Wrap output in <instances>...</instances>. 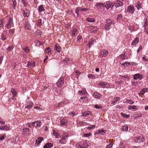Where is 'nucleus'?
<instances>
[{
  "label": "nucleus",
  "instance_id": "2f4dec72",
  "mask_svg": "<svg viewBox=\"0 0 148 148\" xmlns=\"http://www.w3.org/2000/svg\"><path fill=\"white\" fill-rule=\"evenodd\" d=\"M64 104V102H61L55 105V107L60 108V107H62Z\"/></svg>",
  "mask_w": 148,
  "mask_h": 148
},
{
  "label": "nucleus",
  "instance_id": "6ab92c4d",
  "mask_svg": "<svg viewBox=\"0 0 148 148\" xmlns=\"http://www.w3.org/2000/svg\"><path fill=\"white\" fill-rule=\"evenodd\" d=\"M106 132V131L105 130H98L95 132V135L99 134H101L102 135H103L104 133H105Z\"/></svg>",
  "mask_w": 148,
  "mask_h": 148
},
{
  "label": "nucleus",
  "instance_id": "20e7f679",
  "mask_svg": "<svg viewBox=\"0 0 148 148\" xmlns=\"http://www.w3.org/2000/svg\"><path fill=\"white\" fill-rule=\"evenodd\" d=\"M114 5V3L113 2L108 1L106 2L105 7L108 10L109 8H112Z\"/></svg>",
  "mask_w": 148,
  "mask_h": 148
},
{
  "label": "nucleus",
  "instance_id": "393cba45",
  "mask_svg": "<svg viewBox=\"0 0 148 148\" xmlns=\"http://www.w3.org/2000/svg\"><path fill=\"white\" fill-rule=\"evenodd\" d=\"M53 145V144L51 143H48L44 146L43 148H51Z\"/></svg>",
  "mask_w": 148,
  "mask_h": 148
},
{
  "label": "nucleus",
  "instance_id": "7ed1b4c3",
  "mask_svg": "<svg viewBox=\"0 0 148 148\" xmlns=\"http://www.w3.org/2000/svg\"><path fill=\"white\" fill-rule=\"evenodd\" d=\"M134 141L136 143H140L143 142L144 140V136H141L135 137L134 138Z\"/></svg>",
  "mask_w": 148,
  "mask_h": 148
},
{
  "label": "nucleus",
  "instance_id": "49530a36",
  "mask_svg": "<svg viewBox=\"0 0 148 148\" xmlns=\"http://www.w3.org/2000/svg\"><path fill=\"white\" fill-rule=\"evenodd\" d=\"M88 77L92 79H94L95 78V76L94 74H89L88 75Z\"/></svg>",
  "mask_w": 148,
  "mask_h": 148
},
{
  "label": "nucleus",
  "instance_id": "ddd939ff",
  "mask_svg": "<svg viewBox=\"0 0 148 148\" xmlns=\"http://www.w3.org/2000/svg\"><path fill=\"white\" fill-rule=\"evenodd\" d=\"M33 105V103L32 101H28L25 105V108H27L28 109H30L32 108Z\"/></svg>",
  "mask_w": 148,
  "mask_h": 148
},
{
  "label": "nucleus",
  "instance_id": "473e14b6",
  "mask_svg": "<svg viewBox=\"0 0 148 148\" xmlns=\"http://www.w3.org/2000/svg\"><path fill=\"white\" fill-rule=\"evenodd\" d=\"M11 92L12 93V95L14 97H15L17 94V92L15 89L12 88L11 89Z\"/></svg>",
  "mask_w": 148,
  "mask_h": 148
},
{
  "label": "nucleus",
  "instance_id": "f3484780",
  "mask_svg": "<svg viewBox=\"0 0 148 148\" xmlns=\"http://www.w3.org/2000/svg\"><path fill=\"white\" fill-rule=\"evenodd\" d=\"M93 96L96 98L99 99L101 97L102 95L100 93L95 92L93 93Z\"/></svg>",
  "mask_w": 148,
  "mask_h": 148
},
{
  "label": "nucleus",
  "instance_id": "c03bdc74",
  "mask_svg": "<svg viewBox=\"0 0 148 148\" xmlns=\"http://www.w3.org/2000/svg\"><path fill=\"white\" fill-rule=\"evenodd\" d=\"M36 46H39L40 45H41L43 44V43L42 42H40L38 40H37L36 41Z\"/></svg>",
  "mask_w": 148,
  "mask_h": 148
},
{
  "label": "nucleus",
  "instance_id": "de8ad7c7",
  "mask_svg": "<svg viewBox=\"0 0 148 148\" xmlns=\"http://www.w3.org/2000/svg\"><path fill=\"white\" fill-rule=\"evenodd\" d=\"M108 83L106 82H100L99 83V85L101 86H103L104 85H107Z\"/></svg>",
  "mask_w": 148,
  "mask_h": 148
},
{
  "label": "nucleus",
  "instance_id": "37998d69",
  "mask_svg": "<svg viewBox=\"0 0 148 148\" xmlns=\"http://www.w3.org/2000/svg\"><path fill=\"white\" fill-rule=\"evenodd\" d=\"M91 113V112L90 111L84 112L83 113L82 116H87L89 115Z\"/></svg>",
  "mask_w": 148,
  "mask_h": 148
},
{
  "label": "nucleus",
  "instance_id": "e433bc0d",
  "mask_svg": "<svg viewBox=\"0 0 148 148\" xmlns=\"http://www.w3.org/2000/svg\"><path fill=\"white\" fill-rule=\"evenodd\" d=\"M22 13L24 17H28L29 16V14L27 12H26L24 10H23Z\"/></svg>",
  "mask_w": 148,
  "mask_h": 148
},
{
  "label": "nucleus",
  "instance_id": "5fc2aeb1",
  "mask_svg": "<svg viewBox=\"0 0 148 148\" xmlns=\"http://www.w3.org/2000/svg\"><path fill=\"white\" fill-rule=\"evenodd\" d=\"M122 129L123 131H127L128 129V127L127 126H123V127Z\"/></svg>",
  "mask_w": 148,
  "mask_h": 148
},
{
  "label": "nucleus",
  "instance_id": "dca6fc26",
  "mask_svg": "<svg viewBox=\"0 0 148 148\" xmlns=\"http://www.w3.org/2000/svg\"><path fill=\"white\" fill-rule=\"evenodd\" d=\"M96 42L95 40L93 38H91L88 41V43L87 44L89 48L90 47V46L93 45V44Z\"/></svg>",
  "mask_w": 148,
  "mask_h": 148
},
{
  "label": "nucleus",
  "instance_id": "bb28decb",
  "mask_svg": "<svg viewBox=\"0 0 148 148\" xmlns=\"http://www.w3.org/2000/svg\"><path fill=\"white\" fill-rule=\"evenodd\" d=\"M148 92V88H145L142 89L139 92L140 95L144 94L145 92Z\"/></svg>",
  "mask_w": 148,
  "mask_h": 148
},
{
  "label": "nucleus",
  "instance_id": "9d476101",
  "mask_svg": "<svg viewBox=\"0 0 148 148\" xmlns=\"http://www.w3.org/2000/svg\"><path fill=\"white\" fill-rule=\"evenodd\" d=\"M134 11V7L133 6L130 5L127 7V11L129 12L132 14Z\"/></svg>",
  "mask_w": 148,
  "mask_h": 148
},
{
  "label": "nucleus",
  "instance_id": "2eb2a0df",
  "mask_svg": "<svg viewBox=\"0 0 148 148\" xmlns=\"http://www.w3.org/2000/svg\"><path fill=\"white\" fill-rule=\"evenodd\" d=\"M114 5L117 8L122 6L123 5V3L121 1H117L114 3Z\"/></svg>",
  "mask_w": 148,
  "mask_h": 148
},
{
  "label": "nucleus",
  "instance_id": "052dcab7",
  "mask_svg": "<svg viewBox=\"0 0 148 148\" xmlns=\"http://www.w3.org/2000/svg\"><path fill=\"white\" fill-rule=\"evenodd\" d=\"M23 49L24 50L25 52L26 53H28L29 51V48L27 47H25Z\"/></svg>",
  "mask_w": 148,
  "mask_h": 148
},
{
  "label": "nucleus",
  "instance_id": "3c124183",
  "mask_svg": "<svg viewBox=\"0 0 148 148\" xmlns=\"http://www.w3.org/2000/svg\"><path fill=\"white\" fill-rule=\"evenodd\" d=\"M128 29L129 30L131 31H133L134 29V26L133 25H131L129 26L128 27Z\"/></svg>",
  "mask_w": 148,
  "mask_h": 148
},
{
  "label": "nucleus",
  "instance_id": "c756f323",
  "mask_svg": "<svg viewBox=\"0 0 148 148\" xmlns=\"http://www.w3.org/2000/svg\"><path fill=\"white\" fill-rule=\"evenodd\" d=\"M51 50L49 47H48L45 49V52L49 55H51Z\"/></svg>",
  "mask_w": 148,
  "mask_h": 148
},
{
  "label": "nucleus",
  "instance_id": "c85d7f7f",
  "mask_svg": "<svg viewBox=\"0 0 148 148\" xmlns=\"http://www.w3.org/2000/svg\"><path fill=\"white\" fill-rule=\"evenodd\" d=\"M142 3L139 2H138L135 4V7L137 8L138 10H139L141 8Z\"/></svg>",
  "mask_w": 148,
  "mask_h": 148
},
{
  "label": "nucleus",
  "instance_id": "423d86ee",
  "mask_svg": "<svg viewBox=\"0 0 148 148\" xmlns=\"http://www.w3.org/2000/svg\"><path fill=\"white\" fill-rule=\"evenodd\" d=\"M7 31L4 30L1 36V39L3 41L6 40L7 39Z\"/></svg>",
  "mask_w": 148,
  "mask_h": 148
},
{
  "label": "nucleus",
  "instance_id": "39448f33",
  "mask_svg": "<svg viewBox=\"0 0 148 148\" xmlns=\"http://www.w3.org/2000/svg\"><path fill=\"white\" fill-rule=\"evenodd\" d=\"M67 137V134L66 133H64L62 135V138L59 140V143L62 144H65L66 141V138Z\"/></svg>",
  "mask_w": 148,
  "mask_h": 148
},
{
  "label": "nucleus",
  "instance_id": "680f3d73",
  "mask_svg": "<svg viewBox=\"0 0 148 148\" xmlns=\"http://www.w3.org/2000/svg\"><path fill=\"white\" fill-rule=\"evenodd\" d=\"M92 126L91 127H87V129H88L89 130H90L92 128L94 129L95 127H96L95 125H91Z\"/></svg>",
  "mask_w": 148,
  "mask_h": 148
},
{
  "label": "nucleus",
  "instance_id": "338daca9",
  "mask_svg": "<svg viewBox=\"0 0 148 148\" xmlns=\"http://www.w3.org/2000/svg\"><path fill=\"white\" fill-rule=\"evenodd\" d=\"M34 108L35 109L39 110H42V109L40 108V107L38 106H35L34 107Z\"/></svg>",
  "mask_w": 148,
  "mask_h": 148
},
{
  "label": "nucleus",
  "instance_id": "774afa93",
  "mask_svg": "<svg viewBox=\"0 0 148 148\" xmlns=\"http://www.w3.org/2000/svg\"><path fill=\"white\" fill-rule=\"evenodd\" d=\"M119 56L120 58H122L123 59H125V55L124 54L122 55H120Z\"/></svg>",
  "mask_w": 148,
  "mask_h": 148
},
{
  "label": "nucleus",
  "instance_id": "9b49d317",
  "mask_svg": "<svg viewBox=\"0 0 148 148\" xmlns=\"http://www.w3.org/2000/svg\"><path fill=\"white\" fill-rule=\"evenodd\" d=\"M41 122L39 121H37L36 122H33L32 123V125L34 127H40L41 125Z\"/></svg>",
  "mask_w": 148,
  "mask_h": 148
},
{
  "label": "nucleus",
  "instance_id": "09e8293b",
  "mask_svg": "<svg viewBox=\"0 0 148 148\" xmlns=\"http://www.w3.org/2000/svg\"><path fill=\"white\" fill-rule=\"evenodd\" d=\"M26 0H21V2L23 5L25 7L27 5V3L26 2Z\"/></svg>",
  "mask_w": 148,
  "mask_h": 148
},
{
  "label": "nucleus",
  "instance_id": "603ef678",
  "mask_svg": "<svg viewBox=\"0 0 148 148\" xmlns=\"http://www.w3.org/2000/svg\"><path fill=\"white\" fill-rule=\"evenodd\" d=\"M14 29H11L9 30V32L10 34L11 35H13L14 34Z\"/></svg>",
  "mask_w": 148,
  "mask_h": 148
},
{
  "label": "nucleus",
  "instance_id": "b1692460",
  "mask_svg": "<svg viewBox=\"0 0 148 148\" xmlns=\"http://www.w3.org/2000/svg\"><path fill=\"white\" fill-rule=\"evenodd\" d=\"M88 100V98L86 97H82L79 99V101L83 103L84 102L87 101Z\"/></svg>",
  "mask_w": 148,
  "mask_h": 148
},
{
  "label": "nucleus",
  "instance_id": "a18cd8bd",
  "mask_svg": "<svg viewBox=\"0 0 148 148\" xmlns=\"http://www.w3.org/2000/svg\"><path fill=\"white\" fill-rule=\"evenodd\" d=\"M13 3V7L14 9L15 8V7L17 5V3L15 0H12Z\"/></svg>",
  "mask_w": 148,
  "mask_h": 148
},
{
  "label": "nucleus",
  "instance_id": "79ce46f5",
  "mask_svg": "<svg viewBox=\"0 0 148 148\" xmlns=\"http://www.w3.org/2000/svg\"><path fill=\"white\" fill-rule=\"evenodd\" d=\"M121 115L123 117H125L126 118H127L130 116V115L127 114H124L122 112H121Z\"/></svg>",
  "mask_w": 148,
  "mask_h": 148
},
{
  "label": "nucleus",
  "instance_id": "f257e3e1",
  "mask_svg": "<svg viewBox=\"0 0 148 148\" xmlns=\"http://www.w3.org/2000/svg\"><path fill=\"white\" fill-rule=\"evenodd\" d=\"M106 24L105 25V28L107 30H109L111 27L112 25L113 24V21L110 19H108L106 20Z\"/></svg>",
  "mask_w": 148,
  "mask_h": 148
},
{
  "label": "nucleus",
  "instance_id": "4d7b16f0",
  "mask_svg": "<svg viewBox=\"0 0 148 148\" xmlns=\"http://www.w3.org/2000/svg\"><path fill=\"white\" fill-rule=\"evenodd\" d=\"M80 8L79 7L77 8L75 10V13H76L77 14V16H78L79 15V13L78 12L79 11Z\"/></svg>",
  "mask_w": 148,
  "mask_h": 148
},
{
  "label": "nucleus",
  "instance_id": "f03ea898",
  "mask_svg": "<svg viewBox=\"0 0 148 148\" xmlns=\"http://www.w3.org/2000/svg\"><path fill=\"white\" fill-rule=\"evenodd\" d=\"M64 82V78L62 77H61L56 82V84L57 86L59 88L62 87L63 85Z\"/></svg>",
  "mask_w": 148,
  "mask_h": 148
},
{
  "label": "nucleus",
  "instance_id": "cd10ccee",
  "mask_svg": "<svg viewBox=\"0 0 148 148\" xmlns=\"http://www.w3.org/2000/svg\"><path fill=\"white\" fill-rule=\"evenodd\" d=\"M103 3H97L95 5L96 7L98 9H100L102 7H103Z\"/></svg>",
  "mask_w": 148,
  "mask_h": 148
},
{
  "label": "nucleus",
  "instance_id": "c9c22d12",
  "mask_svg": "<svg viewBox=\"0 0 148 148\" xmlns=\"http://www.w3.org/2000/svg\"><path fill=\"white\" fill-rule=\"evenodd\" d=\"M25 27L26 28L28 29H30V28L31 27V26L29 23L28 22H26L25 24Z\"/></svg>",
  "mask_w": 148,
  "mask_h": 148
},
{
  "label": "nucleus",
  "instance_id": "f704fd0d",
  "mask_svg": "<svg viewBox=\"0 0 148 148\" xmlns=\"http://www.w3.org/2000/svg\"><path fill=\"white\" fill-rule=\"evenodd\" d=\"M135 114L136 118H139L141 116L142 114L139 112H138Z\"/></svg>",
  "mask_w": 148,
  "mask_h": 148
},
{
  "label": "nucleus",
  "instance_id": "e2e57ef3",
  "mask_svg": "<svg viewBox=\"0 0 148 148\" xmlns=\"http://www.w3.org/2000/svg\"><path fill=\"white\" fill-rule=\"evenodd\" d=\"M95 107L97 109H102V106H99L98 105H95Z\"/></svg>",
  "mask_w": 148,
  "mask_h": 148
},
{
  "label": "nucleus",
  "instance_id": "aec40b11",
  "mask_svg": "<svg viewBox=\"0 0 148 148\" xmlns=\"http://www.w3.org/2000/svg\"><path fill=\"white\" fill-rule=\"evenodd\" d=\"M29 131V129L27 128H24L23 129V134L25 135L28 134Z\"/></svg>",
  "mask_w": 148,
  "mask_h": 148
},
{
  "label": "nucleus",
  "instance_id": "a19ab883",
  "mask_svg": "<svg viewBox=\"0 0 148 148\" xmlns=\"http://www.w3.org/2000/svg\"><path fill=\"white\" fill-rule=\"evenodd\" d=\"M86 21L89 22H93L95 21V19L93 18H88L86 19Z\"/></svg>",
  "mask_w": 148,
  "mask_h": 148
},
{
  "label": "nucleus",
  "instance_id": "4468645a",
  "mask_svg": "<svg viewBox=\"0 0 148 148\" xmlns=\"http://www.w3.org/2000/svg\"><path fill=\"white\" fill-rule=\"evenodd\" d=\"M35 65V63L34 61H29L28 62L27 67L29 68L34 67Z\"/></svg>",
  "mask_w": 148,
  "mask_h": 148
},
{
  "label": "nucleus",
  "instance_id": "6e6552de",
  "mask_svg": "<svg viewBox=\"0 0 148 148\" xmlns=\"http://www.w3.org/2000/svg\"><path fill=\"white\" fill-rule=\"evenodd\" d=\"M143 76L141 74L137 73L134 75L133 78L135 80H141L142 79Z\"/></svg>",
  "mask_w": 148,
  "mask_h": 148
},
{
  "label": "nucleus",
  "instance_id": "864d4df0",
  "mask_svg": "<svg viewBox=\"0 0 148 148\" xmlns=\"http://www.w3.org/2000/svg\"><path fill=\"white\" fill-rule=\"evenodd\" d=\"M148 24V22L146 20L144 21V24L143 25V27H144L145 29L146 30V27Z\"/></svg>",
  "mask_w": 148,
  "mask_h": 148
},
{
  "label": "nucleus",
  "instance_id": "4c0bfd02",
  "mask_svg": "<svg viewBox=\"0 0 148 148\" xmlns=\"http://www.w3.org/2000/svg\"><path fill=\"white\" fill-rule=\"evenodd\" d=\"M128 108L129 110H131V109H135V111L136 110H137V108L136 106H128Z\"/></svg>",
  "mask_w": 148,
  "mask_h": 148
},
{
  "label": "nucleus",
  "instance_id": "6e6d98bb",
  "mask_svg": "<svg viewBox=\"0 0 148 148\" xmlns=\"http://www.w3.org/2000/svg\"><path fill=\"white\" fill-rule=\"evenodd\" d=\"M122 65L125 66H127L128 65H130V62H127L123 63L122 64Z\"/></svg>",
  "mask_w": 148,
  "mask_h": 148
},
{
  "label": "nucleus",
  "instance_id": "1a4fd4ad",
  "mask_svg": "<svg viewBox=\"0 0 148 148\" xmlns=\"http://www.w3.org/2000/svg\"><path fill=\"white\" fill-rule=\"evenodd\" d=\"M108 51L107 50L103 49L100 52V55L102 57H105L108 54Z\"/></svg>",
  "mask_w": 148,
  "mask_h": 148
},
{
  "label": "nucleus",
  "instance_id": "13d9d810",
  "mask_svg": "<svg viewBox=\"0 0 148 148\" xmlns=\"http://www.w3.org/2000/svg\"><path fill=\"white\" fill-rule=\"evenodd\" d=\"M69 115H71L72 117H73L75 115V113L74 111L70 112L69 113Z\"/></svg>",
  "mask_w": 148,
  "mask_h": 148
},
{
  "label": "nucleus",
  "instance_id": "a211bd4d",
  "mask_svg": "<svg viewBox=\"0 0 148 148\" xmlns=\"http://www.w3.org/2000/svg\"><path fill=\"white\" fill-rule=\"evenodd\" d=\"M139 41V39L138 37L136 38L132 41L131 43L132 46H134L136 45Z\"/></svg>",
  "mask_w": 148,
  "mask_h": 148
},
{
  "label": "nucleus",
  "instance_id": "7c9ffc66",
  "mask_svg": "<svg viewBox=\"0 0 148 148\" xmlns=\"http://www.w3.org/2000/svg\"><path fill=\"white\" fill-rule=\"evenodd\" d=\"M78 93L80 94L81 95H85L87 93V92L85 89L83 90L82 91H79Z\"/></svg>",
  "mask_w": 148,
  "mask_h": 148
},
{
  "label": "nucleus",
  "instance_id": "8fccbe9b",
  "mask_svg": "<svg viewBox=\"0 0 148 148\" xmlns=\"http://www.w3.org/2000/svg\"><path fill=\"white\" fill-rule=\"evenodd\" d=\"M42 25V20L41 19H40L38 20V23L37 25L38 27Z\"/></svg>",
  "mask_w": 148,
  "mask_h": 148
},
{
  "label": "nucleus",
  "instance_id": "0e129e2a",
  "mask_svg": "<svg viewBox=\"0 0 148 148\" xmlns=\"http://www.w3.org/2000/svg\"><path fill=\"white\" fill-rule=\"evenodd\" d=\"M113 144L112 143H110L107 146L106 148H112Z\"/></svg>",
  "mask_w": 148,
  "mask_h": 148
},
{
  "label": "nucleus",
  "instance_id": "412c9836",
  "mask_svg": "<svg viewBox=\"0 0 148 148\" xmlns=\"http://www.w3.org/2000/svg\"><path fill=\"white\" fill-rule=\"evenodd\" d=\"M56 51L59 52L61 51V47H60L59 45L58 44H56L55 46V49Z\"/></svg>",
  "mask_w": 148,
  "mask_h": 148
},
{
  "label": "nucleus",
  "instance_id": "5701e85b",
  "mask_svg": "<svg viewBox=\"0 0 148 148\" xmlns=\"http://www.w3.org/2000/svg\"><path fill=\"white\" fill-rule=\"evenodd\" d=\"M43 140V138L38 137L37 138V139L36 140L35 144L39 145L41 143V141Z\"/></svg>",
  "mask_w": 148,
  "mask_h": 148
},
{
  "label": "nucleus",
  "instance_id": "f8f14e48",
  "mask_svg": "<svg viewBox=\"0 0 148 148\" xmlns=\"http://www.w3.org/2000/svg\"><path fill=\"white\" fill-rule=\"evenodd\" d=\"M68 122L67 118L64 117L60 121V123L62 125H66Z\"/></svg>",
  "mask_w": 148,
  "mask_h": 148
},
{
  "label": "nucleus",
  "instance_id": "72a5a7b5",
  "mask_svg": "<svg viewBox=\"0 0 148 148\" xmlns=\"http://www.w3.org/2000/svg\"><path fill=\"white\" fill-rule=\"evenodd\" d=\"M120 98L119 97H116L115 98V99L113 101H112L111 103L112 104L115 105V103L117 102L120 100Z\"/></svg>",
  "mask_w": 148,
  "mask_h": 148
},
{
  "label": "nucleus",
  "instance_id": "69168bd1",
  "mask_svg": "<svg viewBox=\"0 0 148 148\" xmlns=\"http://www.w3.org/2000/svg\"><path fill=\"white\" fill-rule=\"evenodd\" d=\"M122 18V16L121 14H119L117 16V19L120 20Z\"/></svg>",
  "mask_w": 148,
  "mask_h": 148
},
{
  "label": "nucleus",
  "instance_id": "ea45409f",
  "mask_svg": "<svg viewBox=\"0 0 148 148\" xmlns=\"http://www.w3.org/2000/svg\"><path fill=\"white\" fill-rule=\"evenodd\" d=\"M14 48L13 46H10L6 49V51L8 52L10 51Z\"/></svg>",
  "mask_w": 148,
  "mask_h": 148
},
{
  "label": "nucleus",
  "instance_id": "0eeeda50",
  "mask_svg": "<svg viewBox=\"0 0 148 148\" xmlns=\"http://www.w3.org/2000/svg\"><path fill=\"white\" fill-rule=\"evenodd\" d=\"M13 23L12 19L11 18H10L8 21L7 23L5 25V27L7 29H9L11 28V24Z\"/></svg>",
  "mask_w": 148,
  "mask_h": 148
},
{
  "label": "nucleus",
  "instance_id": "a878e982",
  "mask_svg": "<svg viewBox=\"0 0 148 148\" xmlns=\"http://www.w3.org/2000/svg\"><path fill=\"white\" fill-rule=\"evenodd\" d=\"M0 130H5L6 131L10 130V127L6 125L4 126L0 127Z\"/></svg>",
  "mask_w": 148,
  "mask_h": 148
},
{
  "label": "nucleus",
  "instance_id": "bf43d9fd",
  "mask_svg": "<svg viewBox=\"0 0 148 148\" xmlns=\"http://www.w3.org/2000/svg\"><path fill=\"white\" fill-rule=\"evenodd\" d=\"M92 135L91 133H85L84 134V136L86 137H88L91 136Z\"/></svg>",
  "mask_w": 148,
  "mask_h": 148
},
{
  "label": "nucleus",
  "instance_id": "58836bf2",
  "mask_svg": "<svg viewBox=\"0 0 148 148\" xmlns=\"http://www.w3.org/2000/svg\"><path fill=\"white\" fill-rule=\"evenodd\" d=\"M53 135H54L56 138H58L59 136V134L54 130H53Z\"/></svg>",
  "mask_w": 148,
  "mask_h": 148
},
{
  "label": "nucleus",
  "instance_id": "4be33fe9",
  "mask_svg": "<svg viewBox=\"0 0 148 148\" xmlns=\"http://www.w3.org/2000/svg\"><path fill=\"white\" fill-rule=\"evenodd\" d=\"M44 6H45L42 5H39L38 7V12H44L45 11V9L44 8Z\"/></svg>",
  "mask_w": 148,
  "mask_h": 148
}]
</instances>
